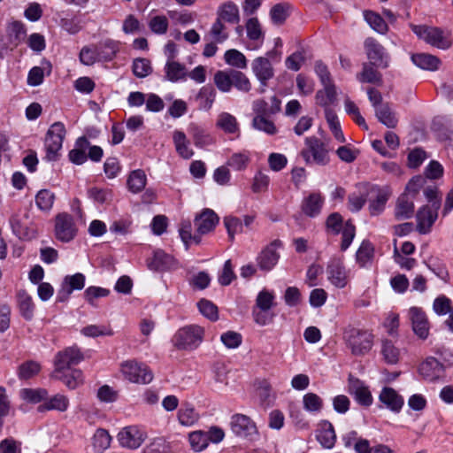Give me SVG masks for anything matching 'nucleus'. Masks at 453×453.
<instances>
[{"label": "nucleus", "mask_w": 453, "mask_h": 453, "mask_svg": "<svg viewBox=\"0 0 453 453\" xmlns=\"http://www.w3.org/2000/svg\"><path fill=\"white\" fill-rule=\"evenodd\" d=\"M412 32L427 44L446 50L453 45V36L449 29L426 25H411Z\"/></svg>", "instance_id": "1"}, {"label": "nucleus", "mask_w": 453, "mask_h": 453, "mask_svg": "<svg viewBox=\"0 0 453 453\" xmlns=\"http://www.w3.org/2000/svg\"><path fill=\"white\" fill-rule=\"evenodd\" d=\"M204 334V328L199 325L184 326L175 332L172 343L179 350L192 351L201 345Z\"/></svg>", "instance_id": "2"}, {"label": "nucleus", "mask_w": 453, "mask_h": 453, "mask_svg": "<svg viewBox=\"0 0 453 453\" xmlns=\"http://www.w3.org/2000/svg\"><path fill=\"white\" fill-rule=\"evenodd\" d=\"M343 339L354 355L367 353L373 344V335L371 332L352 326L344 329Z\"/></svg>", "instance_id": "3"}, {"label": "nucleus", "mask_w": 453, "mask_h": 453, "mask_svg": "<svg viewBox=\"0 0 453 453\" xmlns=\"http://www.w3.org/2000/svg\"><path fill=\"white\" fill-rule=\"evenodd\" d=\"M120 372L125 380L131 383L146 385L153 380L154 374L144 363L127 360L120 365Z\"/></svg>", "instance_id": "4"}, {"label": "nucleus", "mask_w": 453, "mask_h": 453, "mask_svg": "<svg viewBox=\"0 0 453 453\" xmlns=\"http://www.w3.org/2000/svg\"><path fill=\"white\" fill-rule=\"evenodd\" d=\"M326 224L328 232L334 234H342L341 250H348L356 234L355 226L350 221L343 223L342 216L337 212L330 214Z\"/></svg>", "instance_id": "5"}, {"label": "nucleus", "mask_w": 453, "mask_h": 453, "mask_svg": "<svg viewBox=\"0 0 453 453\" xmlns=\"http://www.w3.org/2000/svg\"><path fill=\"white\" fill-rule=\"evenodd\" d=\"M305 148L302 150V157L307 164L326 165L329 162V154L326 145L315 136L307 137L304 141Z\"/></svg>", "instance_id": "6"}, {"label": "nucleus", "mask_w": 453, "mask_h": 453, "mask_svg": "<svg viewBox=\"0 0 453 453\" xmlns=\"http://www.w3.org/2000/svg\"><path fill=\"white\" fill-rule=\"evenodd\" d=\"M65 134V127L60 121L55 122L50 127L44 142L47 160L53 161L58 158Z\"/></svg>", "instance_id": "7"}, {"label": "nucleus", "mask_w": 453, "mask_h": 453, "mask_svg": "<svg viewBox=\"0 0 453 453\" xmlns=\"http://www.w3.org/2000/svg\"><path fill=\"white\" fill-rule=\"evenodd\" d=\"M54 234L58 241L70 242L78 234V226L73 217L67 212H61L56 215L54 224Z\"/></svg>", "instance_id": "8"}, {"label": "nucleus", "mask_w": 453, "mask_h": 453, "mask_svg": "<svg viewBox=\"0 0 453 453\" xmlns=\"http://www.w3.org/2000/svg\"><path fill=\"white\" fill-rule=\"evenodd\" d=\"M147 438L146 431L136 425L123 427L117 434L119 445L129 449H136Z\"/></svg>", "instance_id": "9"}, {"label": "nucleus", "mask_w": 453, "mask_h": 453, "mask_svg": "<svg viewBox=\"0 0 453 453\" xmlns=\"http://www.w3.org/2000/svg\"><path fill=\"white\" fill-rule=\"evenodd\" d=\"M441 206L440 201H434L421 207L417 214V231L421 234H426L431 232L432 226L438 218V211Z\"/></svg>", "instance_id": "10"}, {"label": "nucleus", "mask_w": 453, "mask_h": 453, "mask_svg": "<svg viewBox=\"0 0 453 453\" xmlns=\"http://www.w3.org/2000/svg\"><path fill=\"white\" fill-rule=\"evenodd\" d=\"M276 57H280L276 50L268 51L266 57L256 58L251 64L252 72L262 87H265L268 81L274 75V71L269 59Z\"/></svg>", "instance_id": "11"}, {"label": "nucleus", "mask_w": 453, "mask_h": 453, "mask_svg": "<svg viewBox=\"0 0 453 453\" xmlns=\"http://www.w3.org/2000/svg\"><path fill=\"white\" fill-rule=\"evenodd\" d=\"M392 195V190L388 186H372L369 189V205L368 209L372 216L381 214L386 204Z\"/></svg>", "instance_id": "12"}, {"label": "nucleus", "mask_w": 453, "mask_h": 453, "mask_svg": "<svg viewBox=\"0 0 453 453\" xmlns=\"http://www.w3.org/2000/svg\"><path fill=\"white\" fill-rule=\"evenodd\" d=\"M327 280L337 288H344L349 282V271L342 258H331L326 266Z\"/></svg>", "instance_id": "13"}, {"label": "nucleus", "mask_w": 453, "mask_h": 453, "mask_svg": "<svg viewBox=\"0 0 453 453\" xmlns=\"http://www.w3.org/2000/svg\"><path fill=\"white\" fill-rule=\"evenodd\" d=\"M230 426L233 433L237 436L250 440L258 436L256 423L247 415L236 413L231 417Z\"/></svg>", "instance_id": "14"}, {"label": "nucleus", "mask_w": 453, "mask_h": 453, "mask_svg": "<svg viewBox=\"0 0 453 453\" xmlns=\"http://www.w3.org/2000/svg\"><path fill=\"white\" fill-rule=\"evenodd\" d=\"M83 359L80 349L76 347H69L57 353L54 360V371L52 372H68L70 366L78 365Z\"/></svg>", "instance_id": "15"}, {"label": "nucleus", "mask_w": 453, "mask_h": 453, "mask_svg": "<svg viewBox=\"0 0 453 453\" xmlns=\"http://www.w3.org/2000/svg\"><path fill=\"white\" fill-rule=\"evenodd\" d=\"M147 266L150 271L163 273L178 269L179 262L172 255L158 249L148 258Z\"/></svg>", "instance_id": "16"}, {"label": "nucleus", "mask_w": 453, "mask_h": 453, "mask_svg": "<svg viewBox=\"0 0 453 453\" xmlns=\"http://www.w3.org/2000/svg\"><path fill=\"white\" fill-rule=\"evenodd\" d=\"M365 49L372 65L380 68L388 66L389 55L375 39L367 38L365 41Z\"/></svg>", "instance_id": "17"}, {"label": "nucleus", "mask_w": 453, "mask_h": 453, "mask_svg": "<svg viewBox=\"0 0 453 453\" xmlns=\"http://www.w3.org/2000/svg\"><path fill=\"white\" fill-rule=\"evenodd\" d=\"M414 334L422 340L427 339L430 323L426 312L420 307H411L408 312Z\"/></svg>", "instance_id": "18"}, {"label": "nucleus", "mask_w": 453, "mask_h": 453, "mask_svg": "<svg viewBox=\"0 0 453 453\" xmlns=\"http://www.w3.org/2000/svg\"><path fill=\"white\" fill-rule=\"evenodd\" d=\"M281 242L278 240L267 245L257 257V264L260 270L269 272L278 264Z\"/></svg>", "instance_id": "19"}, {"label": "nucleus", "mask_w": 453, "mask_h": 453, "mask_svg": "<svg viewBox=\"0 0 453 453\" xmlns=\"http://www.w3.org/2000/svg\"><path fill=\"white\" fill-rule=\"evenodd\" d=\"M348 392L362 406L369 407L373 403V397L369 387L357 378L352 376L349 378Z\"/></svg>", "instance_id": "20"}, {"label": "nucleus", "mask_w": 453, "mask_h": 453, "mask_svg": "<svg viewBox=\"0 0 453 453\" xmlns=\"http://www.w3.org/2000/svg\"><path fill=\"white\" fill-rule=\"evenodd\" d=\"M380 403L393 413H400L404 405V398L391 387L382 388L379 395Z\"/></svg>", "instance_id": "21"}, {"label": "nucleus", "mask_w": 453, "mask_h": 453, "mask_svg": "<svg viewBox=\"0 0 453 453\" xmlns=\"http://www.w3.org/2000/svg\"><path fill=\"white\" fill-rule=\"evenodd\" d=\"M316 439L324 449H331L334 447L336 434L330 421L323 419L318 423Z\"/></svg>", "instance_id": "22"}, {"label": "nucleus", "mask_w": 453, "mask_h": 453, "mask_svg": "<svg viewBox=\"0 0 453 453\" xmlns=\"http://www.w3.org/2000/svg\"><path fill=\"white\" fill-rule=\"evenodd\" d=\"M418 372L423 379L434 382L443 376L444 366L435 357H428L419 365Z\"/></svg>", "instance_id": "23"}, {"label": "nucleus", "mask_w": 453, "mask_h": 453, "mask_svg": "<svg viewBox=\"0 0 453 453\" xmlns=\"http://www.w3.org/2000/svg\"><path fill=\"white\" fill-rule=\"evenodd\" d=\"M246 31L250 40L246 48L250 50H258L263 44L265 35L257 18H250L247 20Z\"/></svg>", "instance_id": "24"}, {"label": "nucleus", "mask_w": 453, "mask_h": 453, "mask_svg": "<svg viewBox=\"0 0 453 453\" xmlns=\"http://www.w3.org/2000/svg\"><path fill=\"white\" fill-rule=\"evenodd\" d=\"M165 80L173 83L184 82L188 79L186 65L179 61H166L164 66Z\"/></svg>", "instance_id": "25"}, {"label": "nucleus", "mask_w": 453, "mask_h": 453, "mask_svg": "<svg viewBox=\"0 0 453 453\" xmlns=\"http://www.w3.org/2000/svg\"><path fill=\"white\" fill-rule=\"evenodd\" d=\"M324 202L325 198L321 193L311 192L303 198L302 211L306 216L315 218L320 213Z\"/></svg>", "instance_id": "26"}, {"label": "nucleus", "mask_w": 453, "mask_h": 453, "mask_svg": "<svg viewBox=\"0 0 453 453\" xmlns=\"http://www.w3.org/2000/svg\"><path fill=\"white\" fill-rule=\"evenodd\" d=\"M217 19L219 20L234 25L240 22V12L236 4L232 1H226L221 4L217 9Z\"/></svg>", "instance_id": "27"}, {"label": "nucleus", "mask_w": 453, "mask_h": 453, "mask_svg": "<svg viewBox=\"0 0 453 453\" xmlns=\"http://www.w3.org/2000/svg\"><path fill=\"white\" fill-rule=\"evenodd\" d=\"M96 45L99 62H110L117 56L121 42L112 39H106Z\"/></svg>", "instance_id": "28"}, {"label": "nucleus", "mask_w": 453, "mask_h": 453, "mask_svg": "<svg viewBox=\"0 0 453 453\" xmlns=\"http://www.w3.org/2000/svg\"><path fill=\"white\" fill-rule=\"evenodd\" d=\"M219 222V217L211 209H205L199 216L195 219V224L197 232L201 234H207L213 230Z\"/></svg>", "instance_id": "29"}, {"label": "nucleus", "mask_w": 453, "mask_h": 453, "mask_svg": "<svg viewBox=\"0 0 453 453\" xmlns=\"http://www.w3.org/2000/svg\"><path fill=\"white\" fill-rule=\"evenodd\" d=\"M215 126L226 134H235L238 136L240 134V126L237 119L226 111L220 112L218 115Z\"/></svg>", "instance_id": "30"}, {"label": "nucleus", "mask_w": 453, "mask_h": 453, "mask_svg": "<svg viewBox=\"0 0 453 453\" xmlns=\"http://www.w3.org/2000/svg\"><path fill=\"white\" fill-rule=\"evenodd\" d=\"M173 142L177 154L184 158L189 159L194 155V150L186 134L180 130H174L173 133Z\"/></svg>", "instance_id": "31"}, {"label": "nucleus", "mask_w": 453, "mask_h": 453, "mask_svg": "<svg viewBox=\"0 0 453 453\" xmlns=\"http://www.w3.org/2000/svg\"><path fill=\"white\" fill-rule=\"evenodd\" d=\"M414 214L413 198L406 193L402 194L396 201L395 217L398 220L411 219Z\"/></svg>", "instance_id": "32"}, {"label": "nucleus", "mask_w": 453, "mask_h": 453, "mask_svg": "<svg viewBox=\"0 0 453 453\" xmlns=\"http://www.w3.org/2000/svg\"><path fill=\"white\" fill-rule=\"evenodd\" d=\"M6 34L11 42L18 46L27 36L26 25L20 20L11 19L6 23Z\"/></svg>", "instance_id": "33"}, {"label": "nucleus", "mask_w": 453, "mask_h": 453, "mask_svg": "<svg viewBox=\"0 0 453 453\" xmlns=\"http://www.w3.org/2000/svg\"><path fill=\"white\" fill-rule=\"evenodd\" d=\"M17 303L20 315L26 320H31L35 311L32 296L27 291L19 290L17 294Z\"/></svg>", "instance_id": "34"}, {"label": "nucleus", "mask_w": 453, "mask_h": 453, "mask_svg": "<svg viewBox=\"0 0 453 453\" xmlns=\"http://www.w3.org/2000/svg\"><path fill=\"white\" fill-rule=\"evenodd\" d=\"M51 377L61 380L69 389H75L83 383V373L79 369L64 372H52Z\"/></svg>", "instance_id": "35"}, {"label": "nucleus", "mask_w": 453, "mask_h": 453, "mask_svg": "<svg viewBox=\"0 0 453 453\" xmlns=\"http://www.w3.org/2000/svg\"><path fill=\"white\" fill-rule=\"evenodd\" d=\"M188 132L192 137L195 145L198 148H204L214 142L213 137L204 128L196 123L189 124Z\"/></svg>", "instance_id": "36"}, {"label": "nucleus", "mask_w": 453, "mask_h": 453, "mask_svg": "<svg viewBox=\"0 0 453 453\" xmlns=\"http://www.w3.org/2000/svg\"><path fill=\"white\" fill-rule=\"evenodd\" d=\"M86 277L81 273H76L73 275H66L62 282L59 295L64 292L68 297L73 291L81 290L85 287Z\"/></svg>", "instance_id": "37"}, {"label": "nucleus", "mask_w": 453, "mask_h": 453, "mask_svg": "<svg viewBox=\"0 0 453 453\" xmlns=\"http://www.w3.org/2000/svg\"><path fill=\"white\" fill-rule=\"evenodd\" d=\"M69 408V399L63 394H56L46 398L44 403L38 407L39 411H58L64 412Z\"/></svg>", "instance_id": "38"}, {"label": "nucleus", "mask_w": 453, "mask_h": 453, "mask_svg": "<svg viewBox=\"0 0 453 453\" xmlns=\"http://www.w3.org/2000/svg\"><path fill=\"white\" fill-rule=\"evenodd\" d=\"M42 370V365L35 360H27L21 363L17 368V377L20 380H27L37 376Z\"/></svg>", "instance_id": "39"}, {"label": "nucleus", "mask_w": 453, "mask_h": 453, "mask_svg": "<svg viewBox=\"0 0 453 453\" xmlns=\"http://www.w3.org/2000/svg\"><path fill=\"white\" fill-rule=\"evenodd\" d=\"M323 88L316 93V103L320 106L328 108V106L336 101L337 91L334 83L322 84Z\"/></svg>", "instance_id": "40"}, {"label": "nucleus", "mask_w": 453, "mask_h": 453, "mask_svg": "<svg viewBox=\"0 0 453 453\" xmlns=\"http://www.w3.org/2000/svg\"><path fill=\"white\" fill-rule=\"evenodd\" d=\"M411 60L418 67L428 71L437 70L441 64V60L437 57L426 53L413 54Z\"/></svg>", "instance_id": "41"}, {"label": "nucleus", "mask_w": 453, "mask_h": 453, "mask_svg": "<svg viewBox=\"0 0 453 453\" xmlns=\"http://www.w3.org/2000/svg\"><path fill=\"white\" fill-rule=\"evenodd\" d=\"M111 442V436L107 430L98 428L92 437V447L95 453H104Z\"/></svg>", "instance_id": "42"}, {"label": "nucleus", "mask_w": 453, "mask_h": 453, "mask_svg": "<svg viewBox=\"0 0 453 453\" xmlns=\"http://www.w3.org/2000/svg\"><path fill=\"white\" fill-rule=\"evenodd\" d=\"M302 403L303 410L311 414H317L320 412L324 407L323 399L313 392H308L304 394L303 396Z\"/></svg>", "instance_id": "43"}, {"label": "nucleus", "mask_w": 453, "mask_h": 453, "mask_svg": "<svg viewBox=\"0 0 453 453\" xmlns=\"http://www.w3.org/2000/svg\"><path fill=\"white\" fill-rule=\"evenodd\" d=\"M178 420L181 426H192L199 419V414L190 404L182 405L177 414Z\"/></svg>", "instance_id": "44"}, {"label": "nucleus", "mask_w": 453, "mask_h": 453, "mask_svg": "<svg viewBox=\"0 0 453 453\" xmlns=\"http://www.w3.org/2000/svg\"><path fill=\"white\" fill-rule=\"evenodd\" d=\"M20 398L26 403L37 404L45 401L48 397V391L44 388H22L19 391Z\"/></svg>", "instance_id": "45"}, {"label": "nucleus", "mask_w": 453, "mask_h": 453, "mask_svg": "<svg viewBox=\"0 0 453 453\" xmlns=\"http://www.w3.org/2000/svg\"><path fill=\"white\" fill-rule=\"evenodd\" d=\"M233 71H217L213 77V81L217 88L223 92L228 93L233 88Z\"/></svg>", "instance_id": "46"}, {"label": "nucleus", "mask_w": 453, "mask_h": 453, "mask_svg": "<svg viewBox=\"0 0 453 453\" xmlns=\"http://www.w3.org/2000/svg\"><path fill=\"white\" fill-rule=\"evenodd\" d=\"M147 177L142 170L133 171L127 179V187L132 193L141 192L146 186Z\"/></svg>", "instance_id": "47"}, {"label": "nucleus", "mask_w": 453, "mask_h": 453, "mask_svg": "<svg viewBox=\"0 0 453 453\" xmlns=\"http://www.w3.org/2000/svg\"><path fill=\"white\" fill-rule=\"evenodd\" d=\"M373 246L368 241H363L356 253V259L361 267H365L372 263L373 257Z\"/></svg>", "instance_id": "48"}, {"label": "nucleus", "mask_w": 453, "mask_h": 453, "mask_svg": "<svg viewBox=\"0 0 453 453\" xmlns=\"http://www.w3.org/2000/svg\"><path fill=\"white\" fill-rule=\"evenodd\" d=\"M224 60L226 65L239 69H245L248 65V60L244 54L235 49L226 50L224 54Z\"/></svg>", "instance_id": "49"}, {"label": "nucleus", "mask_w": 453, "mask_h": 453, "mask_svg": "<svg viewBox=\"0 0 453 453\" xmlns=\"http://www.w3.org/2000/svg\"><path fill=\"white\" fill-rule=\"evenodd\" d=\"M89 145V142L86 137H81L76 142V146L80 149H73L69 152V159L75 165H82L87 161L88 156L86 155L83 149H86Z\"/></svg>", "instance_id": "50"}, {"label": "nucleus", "mask_w": 453, "mask_h": 453, "mask_svg": "<svg viewBox=\"0 0 453 453\" xmlns=\"http://www.w3.org/2000/svg\"><path fill=\"white\" fill-rule=\"evenodd\" d=\"M132 71L135 77L143 79L152 73L153 67L150 59L137 58L133 60Z\"/></svg>", "instance_id": "51"}, {"label": "nucleus", "mask_w": 453, "mask_h": 453, "mask_svg": "<svg viewBox=\"0 0 453 453\" xmlns=\"http://www.w3.org/2000/svg\"><path fill=\"white\" fill-rule=\"evenodd\" d=\"M381 354L384 360L390 365L398 363L401 356V350L389 340L382 342Z\"/></svg>", "instance_id": "52"}, {"label": "nucleus", "mask_w": 453, "mask_h": 453, "mask_svg": "<svg viewBox=\"0 0 453 453\" xmlns=\"http://www.w3.org/2000/svg\"><path fill=\"white\" fill-rule=\"evenodd\" d=\"M375 113L380 122L388 128H394L397 125L398 119L388 105L377 107Z\"/></svg>", "instance_id": "53"}, {"label": "nucleus", "mask_w": 453, "mask_h": 453, "mask_svg": "<svg viewBox=\"0 0 453 453\" xmlns=\"http://www.w3.org/2000/svg\"><path fill=\"white\" fill-rule=\"evenodd\" d=\"M364 18L374 31L381 35L387 33L388 29V25L378 13L372 11H365Z\"/></svg>", "instance_id": "54"}, {"label": "nucleus", "mask_w": 453, "mask_h": 453, "mask_svg": "<svg viewBox=\"0 0 453 453\" xmlns=\"http://www.w3.org/2000/svg\"><path fill=\"white\" fill-rule=\"evenodd\" d=\"M275 305V294L273 290L262 289L256 298V307L264 311H270Z\"/></svg>", "instance_id": "55"}, {"label": "nucleus", "mask_w": 453, "mask_h": 453, "mask_svg": "<svg viewBox=\"0 0 453 453\" xmlns=\"http://www.w3.org/2000/svg\"><path fill=\"white\" fill-rule=\"evenodd\" d=\"M112 190L110 188H101L92 187L88 189V197L94 203L104 204L112 199Z\"/></svg>", "instance_id": "56"}, {"label": "nucleus", "mask_w": 453, "mask_h": 453, "mask_svg": "<svg viewBox=\"0 0 453 453\" xmlns=\"http://www.w3.org/2000/svg\"><path fill=\"white\" fill-rule=\"evenodd\" d=\"M269 116H255L252 119V127L256 130L273 135L277 133L274 123L268 119Z\"/></svg>", "instance_id": "57"}, {"label": "nucleus", "mask_w": 453, "mask_h": 453, "mask_svg": "<svg viewBox=\"0 0 453 453\" xmlns=\"http://www.w3.org/2000/svg\"><path fill=\"white\" fill-rule=\"evenodd\" d=\"M96 50L97 49L96 44L82 47L79 54L81 63L84 65L90 66L96 62H99Z\"/></svg>", "instance_id": "58"}, {"label": "nucleus", "mask_w": 453, "mask_h": 453, "mask_svg": "<svg viewBox=\"0 0 453 453\" xmlns=\"http://www.w3.org/2000/svg\"><path fill=\"white\" fill-rule=\"evenodd\" d=\"M54 201V194L48 189H42L35 196V203L37 207L43 211H50Z\"/></svg>", "instance_id": "59"}, {"label": "nucleus", "mask_w": 453, "mask_h": 453, "mask_svg": "<svg viewBox=\"0 0 453 453\" xmlns=\"http://www.w3.org/2000/svg\"><path fill=\"white\" fill-rule=\"evenodd\" d=\"M197 98L200 100L201 108L208 111L212 107L215 101L216 91L211 86H203L200 88Z\"/></svg>", "instance_id": "60"}, {"label": "nucleus", "mask_w": 453, "mask_h": 453, "mask_svg": "<svg viewBox=\"0 0 453 453\" xmlns=\"http://www.w3.org/2000/svg\"><path fill=\"white\" fill-rule=\"evenodd\" d=\"M197 308L200 313L211 321L219 319L218 307L210 300L201 299L197 303Z\"/></svg>", "instance_id": "61"}, {"label": "nucleus", "mask_w": 453, "mask_h": 453, "mask_svg": "<svg viewBox=\"0 0 453 453\" xmlns=\"http://www.w3.org/2000/svg\"><path fill=\"white\" fill-rule=\"evenodd\" d=\"M220 342L228 349H238L242 343V335L236 331H226L220 335Z\"/></svg>", "instance_id": "62"}, {"label": "nucleus", "mask_w": 453, "mask_h": 453, "mask_svg": "<svg viewBox=\"0 0 453 453\" xmlns=\"http://www.w3.org/2000/svg\"><path fill=\"white\" fill-rule=\"evenodd\" d=\"M452 301L445 295L438 296L433 303V311L438 316H444L450 312Z\"/></svg>", "instance_id": "63"}, {"label": "nucleus", "mask_w": 453, "mask_h": 453, "mask_svg": "<svg viewBox=\"0 0 453 453\" xmlns=\"http://www.w3.org/2000/svg\"><path fill=\"white\" fill-rule=\"evenodd\" d=\"M250 162V154L248 151L234 153L227 160V165L235 171L244 170Z\"/></svg>", "instance_id": "64"}]
</instances>
